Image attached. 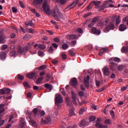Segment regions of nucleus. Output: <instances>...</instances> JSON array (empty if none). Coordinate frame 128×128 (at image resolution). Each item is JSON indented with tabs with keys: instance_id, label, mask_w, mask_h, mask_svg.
<instances>
[{
	"instance_id": "obj_21",
	"label": "nucleus",
	"mask_w": 128,
	"mask_h": 128,
	"mask_svg": "<svg viewBox=\"0 0 128 128\" xmlns=\"http://www.w3.org/2000/svg\"><path fill=\"white\" fill-rule=\"evenodd\" d=\"M44 88H46L49 90H52L54 88L52 85L51 84H44Z\"/></svg>"
},
{
	"instance_id": "obj_52",
	"label": "nucleus",
	"mask_w": 128,
	"mask_h": 128,
	"mask_svg": "<svg viewBox=\"0 0 128 128\" xmlns=\"http://www.w3.org/2000/svg\"><path fill=\"white\" fill-rule=\"evenodd\" d=\"M84 112V108H82L79 111V114H82Z\"/></svg>"
},
{
	"instance_id": "obj_26",
	"label": "nucleus",
	"mask_w": 128,
	"mask_h": 128,
	"mask_svg": "<svg viewBox=\"0 0 128 128\" xmlns=\"http://www.w3.org/2000/svg\"><path fill=\"white\" fill-rule=\"evenodd\" d=\"M32 38V36L30 34H26L24 36V40H30V38Z\"/></svg>"
},
{
	"instance_id": "obj_22",
	"label": "nucleus",
	"mask_w": 128,
	"mask_h": 128,
	"mask_svg": "<svg viewBox=\"0 0 128 128\" xmlns=\"http://www.w3.org/2000/svg\"><path fill=\"white\" fill-rule=\"evenodd\" d=\"M13 118H16V114H12L10 116L8 122H10Z\"/></svg>"
},
{
	"instance_id": "obj_42",
	"label": "nucleus",
	"mask_w": 128,
	"mask_h": 128,
	"mask_svg": "<svg viewBox=\"0 0 128 128\" xmlns=\"http://www.w3.org/2000/svg\"><path fill=\"white\" fill-rule=\"evenodd\" d=\"M92 4H94L95 6H98L100 4V1H93L92 2Z\"/></svg>"
},
{
	"instance_id": "obj_56",
	"label": "nucleus",
	"mask_w": 128,
	"mask_h": 128,
	"mask_svg": "<svg viewBox=\"0 0 128 128\" xmlns=\"http://www.w3.org/2000/svg\"><path fill=\"white\" fill-rule=\"evenodd\" d=\"M74 115V110H70L69 112V116Z\"/></svg>"
},
{
	"instance_id": "obj_29",
	"label": "nucleus",
	"mask_w": 128,
	"mask_h": 128,
	"mask_svg": "<svg viewBox=\"0 0 128 128\" xmlns=\"http://www.w3.org/2000/svg\"><path fill=\"white\" fill-rule=\"evenodd\" d=\"M56 2L61 4H64L66 2V0H56Z\"/></svg>"
},
{
	"instance_id": "obj_48",
	"label": "nucleus",
	"mask_w": 128,
	"mask_h": 128,
	"mask_svg": "<svg viewBox=\"0 0 128 128\" xmlns=\"http://www.w3.org/2000/svg\"><path fill=\"white\" fill-rule=\"evenodd\" d=\"M108 4H110V2L108 1L104 2L103 4V6H104V8H108V6H106V5Z\"/></svg>"
},
{
	"instance_id": "obj_58",
	"label": "nucleus",
	"mask_w": 128,
	"mask_h": 128,
	"mask_svg": "<svg viewBox=\"0 0 128 128\" xmlns=\"http://www.w3.org/2000/svg\"><path fill=\"white\" fill-rule=\"evenodd\" d=\"M118 70H124V66L122 65H119L118 66Z\"/></svg>"
},
{
	"instance_id": "obj_57",
	"label": "nucleus",
	"mask_w": 128,
	"mask_h": 128,
	"mask_svg": "<svg viewBox=\"0 0 128 128\" xmlns=\"http://www.w3.org/2000/svg\"><path fill=\"white\" fill-rule=\"evenodd\" d=\"M98 17H95L92 20V22L94 23V22H98Z\"/></svg>"
},
{
	"instance_id": "obj_32",
	"label": "nucleus",
	"mask_w": 128,
	"mask_h": 128,
	"mask_svg": "<svg viewBox=\"0 0 128 128\" xmlns=\"http://www.w3.org/2000/svg\"><path fill=\"white\" fill-rule=\"evenodd\" d=\"M38 48H40V50H45L46 47L44 44H39Z\"/></svg>"
},
{
	"instance_id": "obj_33",
	"label": "nucleus",
	"mask_w": 128,
	"mask_h": 128,
	"mask_svg": "<svg viewBox=\"0 0 128 128\" xmlns=\"http://www.w3.org/2000/svg\"><path fill=\"white\" fill-rule=\"evenodd\" d=\"M42 80H44V77L42 76H40V78H38L36 81V84H39L40 82H42Z\"/></svg>"
},
{
	"instance_id": "obj_24",
	"label": "nucleus",
	"mask_w": 128,
	"mask_h": 128,
	"mask_svg": "<svg viewBox=\"0 0 128 128\" xmlns=\"http://www.w3.org/2000/svg\"><path fill=\"white\" fill-rule=\"evenodd\" d=\"M28 26H32V22L30 20L28 21H26L25 22V26H26V28H28Z\"/></svg>"
},
{
	"instance_id": "obj_12",
	"label": "nucleus",
	"mask_w": 128,
	"mask_h": 128,
	"mask_svg": "<svg viewBox=\"0 0 128 128\" xmlns=\"http://www.w3.org/2000/svg\"><path fill=\"white\" fill-rule=\"evenodd\" d=\"M76 84H78L76 78H73L71 80L70 84L72 86L76 88Z\"/></svg>"
},
{
	"instance_id": "obj_63",
	"label": "nucleus",
	"mask_w": 128,
	"mask_h": 128,
	"mask_svg": "<svg viewBox=\"0 0 128 128\" xmlns=\"http://www.w3.org/2000/svg\"><path fill=\"white\" fill-rule=\"evenodd\" d=\"M54 40L55 42H60V38H54Z\"/></svg>"
},
{
	"instance_id": "obj_7",
	"label": "nucleus",
	"mask_w": 128,
	"mask_h": 128,
	"mask_svg": "<svg viewBox=\"0 0 128 128\" xmlns=\"http://www.w3.org/2000/svg\"><path fill=\"white\" fill-rule=\"evenodd\" d=\"M37 74H36V72H32L30 73H28L26 74V76L28 78L32 80V78H36Z\"/></svg>"
},
{
	"instance_id": "obj_61",
	"label": "nucleus",
	"mask_w": 128,
	"mask_h": 128,
	"mask_svg": "<svg viewBox=\"0 0 128 128\" xmlns=\"http://www.w3.org/2000/svg\"><path fill=\"white\" fill-rule=\"evenodd\" d=\"M12 12H14V14H16V12H18V9H16V8L13 7L12 8Z\"/></svg>"
},
{
	"instance_id": "obj_59",
	"label": "nucleus",
	"mask_w": 128,
	"mask_h": 128,
	"mask_svg": "<svg viewBox=\"0 0 128 128\" xmlns=\"http://www.w3.org/2000/svg\"><path fill=\"white\" fill-rule=\"evenodd\" d=\"M76 44V41H73L70 42V46H74Z\"/></svg>"
},
{
	"instance_id": "obj_55",
	"label": "nucleus",
	"mask_w": 128,
	"mask_h": 128,
	"mask_svg": "<svg viewBox=\"0 0 128 128\" xmlns=\"http://www.w3.org/2000/svg\"><path fill=\"white\" fill-rule=\"evenodd\" d=\"M18 80H22L24 78V77L23 76H22L20 74H18Z\"/></svg>"
},
{
	"instance_id": "obj_64",
	"label": "nucleus",
	"mask_w": 128,
	"mask_h": 128,
	"mask_svg": "<svg viewBox=\"0 0 128 128\" xmlns=\"http://www.w3.org/2000/svg\"><path fill=\"white\" fill-rule=\"evenodd\" d=\"M90 14H92V13L91 12H88V13H86V14H84L83 16L84 18H88V16H90Z\"/></svg>"
},
{
	"instance_id": "obj_53",
	"label": "nucleus",
	"mask_w": 128,
	"mask_h": 128,
	"mask_svg": "<svg viewBox=\"0 0 128 128\" xmlns=\"http://www.w3.org/2000/svg\"><path fill=\"white\" fill-rule=\"evenodd\" d=\"M54 52V49L52 48V46H50L48 49V52H50V54H52Z\"/></svg>"
},
{
	"instance_id": "obj_49",
	"label": "nucleus",
	"mask_w": 128,
	"mask_h": 128,
	"mask_svg": "<svg viewBox=\"0 0 128 128\" xmlns=\"http://www.w3.org/2000/svg\"><path fill=\"white\" fill-rule=\"evenodd\" d=\"M28 8L30 10V12H33L34 14H36L37 12L36 10L34 8H30V7H28Z\"/></svg>"
},
{
	"instance_id": "obj_30",
	"label": "nucleus",
	"mask_w": 128,
	"mask_h": 128,
	"mask_svg": "<svg viewBox=\"0 0 128 128\" xmlns=\"http://www.w3.org/2000/svg\"><path fill=\"white\" fill-rule=\"evenodd\" d=\"M68 52L69 54H70V56H76V53H74V50H68Z\"/></svg>"
},
{
	"instance_id": "obj_54",
	"label": "nucleus",
	"mask_w": 128,
	"mask_h": 128,
	"mask_svg": "<svg viewBox=\"0 0 128 128\" xmlns=\"http://www.w3.org/2000/svg\"><path fill=\"white\" fill-rule=\"evenodd\" d=\"M122 22H128V16L124 17L122 20Z\"/></svg>"
},
{
	"instance_id": "obj_13",
	"label": "nucleus",
	"mask_w": 128,
	"mask_h": 128,
	"mask_svg": "<svg viewBox=\"0 0 128 128\" xmlns=\"http://www.w3.org/2000/svg\"><path fill=\"white\" fill-rule=\"evenodd\" d=\"M92 34H96V36L100 34V30H96V28L95 27L92 28Z\"/></svg>"
},
{
	"instance_id": "obj_20",
	"label": "nucleus",
	"mask_w": 128,
	"mask_h": 128,
	"mask_svg": "<svg viewBox=\"0 0 128 128\" xmlns=\"http://www.w3.org/2000/svg\"><path fill=\"white\" fill-rule=\"evenodd\" d=\"M108 52V48H102L100 50L99 52V56H102L104 54H106Z\"/></svg>"
},
{
	"instance_id": "obj_8",
	"label": "nucleus",
	"mask_w": 128,
	"mask_h": 128,
	"mask_svg": "<svg viewBox=\"0 0 128 128\" xmlns=\"http://www.w3.org/2000/svg\"><path fill=\"white\" fill-rule=\"evenodd\" d=\"M72 102L75 106L78 104L76 103V94L74 93V90L72 91Z\"/></svg>"
},
{
	"instance_id": "obj_50",
	"label": "nucleus",
	"mask_w": 128,
	"mask_h": 128,
	"mask_svg": "<svg viewBox=\"0 0 128 128\" xmlns=\"http://www.w3.org/2000/svg\"><path fill=\"white\" fill-rule=\"evenodd\" d=\"M6 42V40H4V38L2 37L0 38V44H4Z\"/></svg>"
},
{
	"instance_id": "obj_1",
	"label": "nucleus",
	"mask_w": 128,
	"mask_h": 128,
	"mask_svg": "<svg viewBox=\"0 0 128 128\" xmlns=\"http://www.w3.org/2000/svg\"><path fill=\"white\" fill-rule=\"evenodd\" d=\"M42 8L44 10V12L46 14H52L54 18L56 20H60V18H58V16L60 17V18H64V15L62 12H60V10L58 8H56V9L52 10V12H50V6L46 4V2H44L42 4Z\"/></svg>"
},
{
	"instance_id": "obj_4",
	"label": "nucleus",
	"mask_w": 128,
	"mask_h": 128,
	"mask_svg": "<svg viewBox=\"0 0 128 128\" xmlns=\"http://www.w3.org/2000/svg\"><path fill=\"white\" fill-rule=\"evenodd\" d=\"M110 30H114V24L112 22H110V24L104 29V32H108Z\"/></svg>"
},
{
	"instance_id": "obj_23",
	"label": "nucleus",
	"mask_w": 128,
	"mask_h": 128,
	"mask_svg": "<svg viewBox=\"0 0 128 128\" xmlns=\"http://www.w3.org/2000/svg\"><path fill=\"white\" fill-rule=\"evenodd\" d=\"M110 68L111 70H116V64H114V62H110Z\"/></svg>"
},
{
	"instance_id": "obj_3",
	"label": "nucleus",
	"mask_w": 128,
	"mask_h": 128,
	"mask_svg": "<svg viewBox=\"0 0 128 128\" xmlns=\"http://www.w3.org/2000/svg\"><path fill=\"white\" fill-rule=\"evenodd\" d=\"M28 50V47H24V48H22V46H19L18 47L17 52L19 54H24Z\"/></svg>"
},
{
	"instance_id": "obj_39",
	"label": "nucleus",
	"mask_w": 128,
	"mask_h": 128,
	"mask_svg": "<svg viewBox=\"0 0 128 128\" xmlns=\"http://www.w3.org/2000/svg\"><path fill=\"white\" fill-rule=\"evenodd\" d=\"M28 32L29 34H36V32H34V30L32 29V28H30L28 30Z\"/></svg>"
},
{
	"instance_id": "obj_36",
	"label": "nucleus",
	"mask_w": 128,
	"mask_h": 128,
	"mask_svg": "<svg viewBox=\"0 0 128 128\" xmlns=\"http://www.w3.org/2000/svg\"><path fill=\"white\" fill-rule=\"evenodd\" d=\"M38 108H34L33 109L32 112L34 116H36V114H38Z\"/></svg>"
},
{
	"instance_id": "obj_47",
	"label": "nucleus",
	"mask_w": 128,
	"mask_h": 128,
	"mask_svg": "<svg viewBox=\"0 0 128 128\" xmlns=\"http://www.w3.org/2000/svg\"><path fill=\"white\" fill-rule=\"evenodd\" d=\"M8 48V46L4 44L1 47L2 50H4Z\"/></svg>"
},
{
	"instance_id": "obj_10",
	"label": "nucleus",
	"mask_w": 128,
	"mask_h": 128,
	"mask_svg": "<svg viewBox=\"0 0 128 128\" xmlns=\"http://www.w3.org/2000/svg\"><path fill=\"white\" fill-rule=\"evenodd\" d=\"M84 84L86 88H90V76L88 75L84 80Z\"/></svg>"
},
{
	"instance_id": "obj_19",
	"label": "nucleus",
	"mask_w": 128,
	"mask_h": 128,
	"mask_svg": "<svg viewBox=\"0 0 128 128\" xmlns=\"http://www.w3.org/2000/svg\"><path fill=\"white\" fill-rule=\"evenodd\" d=\"M6 58V54L4 52H1L0 53V59L2 60H4Z\"/></svg>"
},
{
	"instance_id": "obj_16",
	"label": "nucleus",
	"mask_w": 128,
	"mask_h": 128,
	"mask_svg": "<svg viewBox=\"0 0 128 128\" xmlns=\"http://www.w3.org/2000/svg\"><path fill=\"white\" fill-rule=\"evenodd\" d=\"M77 38L76 36L74 34L68 35L66 36V38L67 40H74V38Z\"/></svg>"
},
{
	"instance_id": "obj_28",
	"label": "nucleus",
	"mask_w": 128,
	"mask_h": 128,
	"mask_svg": "<svg viewBox=\"0 0 128 128\" xmlns=\"http://www.w3.org/2000/svg\"><path fill=\"white\" fill-rule=\"evenodd\" d=\"M10 56H16V50H13L10 52Z\"/></svg>"
},
{
	"instance_id": "obj_37",
	"label": "nucleus",
	"mask_w": 128,
	"mask_h": 128,
	"mask_svg": "<svg viewBox=\"0 0 128 128\" xmlns=\"http://www.w3.org/2000/svg\"><path fill=\"white\" fill-rule=\"evenodd\" d=\"M66 100L68 106H72V102H70V99L68 98H66Z\"/></svg>"
},
{
	"instance_id": "obj_45",
	"label": "nucleus",
	"mask_w": 128,
	"mask_h": 128,
	"mask_svg": "<svg viewBox=\"0 0 128 128\" xmlns=\"http://www.w3.org/2000/svg\"><path fill=\"white\" fill-rule=\"evenodd\" d=\"M89 120H90V122H94L96 120V117L94 116H90L89 118Z\"/></svg>"
},
{
	"instance_id": "obj_43",
	"label": "nucleus",
	"mask_w": 128,
	"mask_h": 128,
	"mask_svg": "<svg viewBox=\"0 0 128 128\" xmlns=\"http://www.w3.org/2000/svg\"><path fill=\"white\" fill-rule=\"evenodd\" d=\"M86 124V120H82L80 124V126H84Z\"/></svg>"
},
{
	"instance_id": "obj_14",
	"label": "nucleus",
	"mask_w": 128,
	"mask_h": 128,
	"mask_svg": "<svg viewBox=\"0 0 128 128\" xmlns=\"http://www.w3.org/2000/svg\"><path fill=\"white\" fill-rule=\"evenodd\" d=\"M95 126L97 128H108V126L104 125L100 122H96L95 124Z\"/></svg>"
},
{
	"instance_id": "obj_34",
	"label": "nucleus",
	"mask_w": 128,
	"mask_h": 128,
	"mask_svg": "<svg viewBox=\"0 0 128 128\" xmlns=\"http://www.w3.org/2000/svg\"><path fill=\"white\" fill-rule=\"evenodd\" d=\"M110 112V114L111 116L112 117V118H113V120H114L116 118V117L114 116V110H111Z\"/></svg>"
},
{
	"instance_id": "obj_17",
	"label": "nucleus",
	"mask_w": 128,
	"mask_h": 128,
	"mask_svg": "<svg viewBox=\"0 0 128 128\" xmlns=\"http://www.w3.org/2000/svg\"><path fill=\"white\" fill-rule=\"evenodd\" d=\"M126 28V25L124 24H120L119 26V30H120V32H124Z\"/></svg>"
},
{
	"instance_id": "obj_62",
	"label": "nucleus",
	"mask_w": 128,
	"mask_h": 128,
	"mask_svg": "<svg viewBox=\"0 0 128 128\" xmlns=\"http://www.w3.org/2000/svg\"><path fill=\"white\" fill-rule=\"evenodd\" d=\"M19 4H20V6H21V8H24V3H22V2L19 1Z\"/></svg>"
},
{
	"instance_id": "obj_51",
	"label": "nucleus",
	"mask_w": 128,
	"mask_h": 128,
	"mask_svg": "<svg viewBox=\"0 0 128 128\" xmlns=\"http://www.w3.org/2000/svg\"><path fill=\"white\" fill-rule=\"evenodd\" d=\"M38 54L39 56H44V52L42 51H39L38 52Z\"/></svg>"
},
{
	"instance_id": "obj_25",
	"label": "nucleus",
	"mask_w": 128,
	"mask_h": 128,
	"mask_svg": "<svg viewBox=\"0 0 128 128\" xmlns=\"http://www.w3.org/2000/svg\"><path fill=\"white\" fill-rule=\"evenodd\" d=\"M42 2H44V0H34L33 4H42Z\"/></svg>"
},
{
	"instance_id": "obj_2",
	"label": "nucleus",
	"mask_w": 128,
	"mask_h": 128,
	"mask_svg": "<svg viewBox=\"0 0 128 128\" xmlns=\"http://www.w3.org/2000/svg\"><path fill=\"white\" fill-rule=\"evenodd\" d=\"M62 97L60 94H56L55 98V104L56 106H60L63 102Z\"/></svg>"
},
{
	"instance_id": "obj_40",
	"label": "nucleus",
	"mask_w": 128,
	"mask_h": 128,
	"mask_svg": "<svg viewBox=\"0 0 128 128\" xmlns=\"http://www.w3.org/2000/svg\"><path fill=\"white\" fill-rule=\"evenodd\" d=\"M62 48L63 50H66V48H68V45L66 44H64L62 45Z\"/></svg>"
},
{
	"instance_id": "obj_60",
	"label": "nucleus",
	"mask_w": 128,
	"mask_h": 128,
	"mask_svg": "<svg viewBox=\"0 0 128 128\" xmlns=\"http://www.w3.org/2000/svg\"><path fill=\"white\" fill-rule=\"evenodd\" d=\"M96 86L98 88L100 86V81L96 80Z\"/></svg>"
},
{
	"instance_id": "obj_18",
	"label": "nucleus",
	"mask_w": 128,
	"mask_h": 128,
	"mask_svg": "<svg viewBox=\"0 0 128 128\" xmlns=\"http://www.w3.org/2000/svg\"><path fill=\"white\" fill-rule=\"evenodd\" d=\"M4 112V108H2L0 110V114H2ZM4 120H2V118L0 117V126H4Z\"/></svg>"
},
{
	"instance_id": "obj_35",
	"label": "nucleus",
	"mask_w": 128,
	"mask_h": 128,
	"mask_svg": "<svg viewBox=\"0 0 128 128\" xmlns=\"http://www.w3.org/2000/svg\"><path fill=\"white\" fill-rule=\"evenodd\" d=\"M50 122V118H49L48 120H42L41 121L42 124H48Z\"/></svg>"
},
{
	"instance_id": "obj_31",
	"label": "nucleus",
	"mask_w": 128,
	"mask_h": 128,
	"mask_svg": "<svg viewBox=\"0 0 128 128\" xmlns=\"http://www.w3.org/2000/svg\"><path fill=\"white\" fill-rule=\"evenodd\" d=\"M98 26L100 28H104V23L102 21H100L98 22Z\"/></svg>"
},
{
	"instance_id": "obj_44",
	"label": "nucleus",
	"mask_w": 128,
	"mask_h": 128,
	"mask_svg": "<svg viewBox=\"0 0 128 128\" xmlns=\"http://www.w3.org/2000/svg\"><path fill=\"white\" fill-rule=\"evenodd\" d=\"M46 68V65H42L38 68V70H43Z\"/></svg>"
},
{
	"instance_id": "obj_46",
	"label": "nucleus",
	"mask_w": 128,
	"mask_h": 128,
	"mask_svg": "<svg viewBox=\"0 0 128 128\" xmlns=\"http://www.w3.org/2000/svg\"><path fill=\"white\" fill-rule=\"evenodd\" d=\"M23 84L24 86H25V88H30V85H28V84L26 82H24Z\"/></svg>"
},
{
	"instance_id": "obj_38",
	"label": "nucleus",
	"mask_w": 128,
	"mask_h": 128,
	"mask_svg": "<svg viewBox=\"0 0 128 128\" xmlns=\"http://www.w3.org/2000/svg\"><path fill=\"white\" fill-rule=\"evenodd\" d=\"M105 124H112V121L110 119H106L104 121Z\"/></svg>"
},
{
	"instance_id": "obj_5",
	"label": "nucleus",
	"mask_w": 128,
	"mask_h": 128,
	"mask_svg": "<svg viewBox=\"0 0 128 128\" xmlns=\"http://www.w3.org/2000/svg\"><path fill=\"white\" fill-rule=\"evenodd\" d=\"M78 2H80V0H76V1L73 2L72 4H69L66 8V10H68V8L69 10H72V8H74L78 4Z\"/></svg>"
},
{
	"instance_id": "obj_41",
	"label": "nucleus",
	"mask_w": 128,
	"mask_h": 128,
	"mask_svg": "<svg viewBox=\"0 0 128 128\" xmlns=\"http://www.w3.org/2000/svg\"><path fill=\"white\" fill-rule=\"evenodd\" d=\"M113 60L114 62H120V58L118 57L114 58Z\"/></svg>"
},
{
	"instance_id": "obj_9",
	"label": "nucleus",
	"mask_w": 128,
	"mask_h": 128,
	"mask_svg": "<svg viewBox=\"0 0 128 128\" xmlns=\"http://www.w3.org/2000/svg\"><path fill=\"white\" fill-rule=\"evenodd\" d=\"M103 72L104 76H109L110 74V68L107 66H105L103 68Z\"/></svg>"
},
{
	"instance_id": "obj_6",
	"label": "nucleus",
	"mask_w": 128,
	"mask_h": 128,
	"mask_svg": "<svg viewBox=\"0 0 128 128\" xmlns=\"http://www.w3.org/2000/svg\"><path fill=\"white\" fill-rule=\"evenodd\" d=\"M120 16H114L112 18V22H114L116 20V24H120Z\"/></svg>"
},
{
	"instance_id": "obj_11",
	"label": "nucleus",
	"mask_w": 128,
	"mask_h": 128,
	"mask_svg": "<svg viewBox=\"0 0 128 128\" xmlns=\"http://www.w3.org/2000/svg\"><path fill=\"white\" fill-rule=\"evenodd\" d=\"M20 126L21 128H26V123L24 120V118H21V120H20Z\"/></svg>"
},
{
	"instance_id": "obj_15",
	"label": "nucleus",
	"mask_w": 128,
	"mask_h": 128,
	"mask_svg": "<svg viewBox=\"0 0 128 128\" xmlns=\"http://www.w3.org/2000/svg\"><path fill=\"white\" fill-rule=\"evenodd\" d=\"M28 118H29V120H28V122L30 124H32V126L36 127L37 126L36 122H34V120H32V118H30V116H28Z\"/></svg>"
},
{
	"instance_id": "obj_27",
	"label": "nucleus",
	"mask_w": 128,
	"mask_h": 128,
	"mask_svg": "<svg viewBox=\"0 0 128 128\" xmlns=\"http://www.w3.org/2000/svg\"><path fill=\"white\" fill-rule=\"evenodd\" d=\"M121 52L123 54L124 53V52H128V46H127V47H124V46L122 47V48L121 49Z\"/></svg>"
}]
</instances>
